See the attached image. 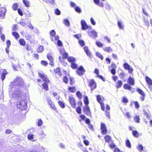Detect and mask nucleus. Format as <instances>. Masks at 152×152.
<instances>
[{"instance_id":"1","label":"nucleus","mask_w":152,"mask_h":152,"mask_svg":"<svg viewBox=\"0 0 152 152\" xmlns=\"http://www.w3.org/2000/svg\"><path fill=\"white\" fill-rule=\"evenodd\" d=\"M10 91L12 92L13 89L17 88L15 91V94L20 96L22 94V91L20 88H26V84L23 80L20 77H17L9 85Z\"/></svg>"},{"instance_id":"2","label":"nucleus","mask_w":152,"mask_h":152,"mask_svg":"<svg viewBox=\"0 0 152 152\" xmlns=\"http://www.w3.org/2000/svg\"><path fill=\"white\" fill-rule=\"evenodd\" d=\"M38 76L42 79L45 82L50 83V80L47 75L43 72H39L38 73Z\"/></svg>"},{"instance_id":"3","label":"nucleus","mask_w":152,"mask_h":152,"mask_svg":"<svg viewBox=\"0 0 152 152\" xmlns=\"http://www.w3.org/2000/svg\"><path fill=\"white\" fill-rule=\"evenodd\" d=\"M96 97L97 101L100 104L102 110L103 111H104L105 110V107L104 104L103 102L101 96L99 95H97Z\"/></svg>"},{"instance_id":"4","label":"nucleus","mask_w":152,"mask_h":152,"mask_svg":"<svg viewBox=\"0 0 152 152\" xmlns=\"http://www.w3.org/2000/svg\"><path fill=\"white\" fill-rule=\"evenodd\" d=\"M7 13V9L4 7H0V18L4 19Z\"/></svg>"},{"instance_id":"5","label":"nucleus","mask_w":152,"mask_h":152,"mask_svg":"<svg viewBox=\"0 0 152 152\" xmlns=\"http://www.w3.org/2000/svg\"><path fill=\"white\" fill-rule=\"evenodd\" d=\"M88 86L91 88V90L92 91L96 87V84L94 80L92 79L90 80L88 82Z\"/></svg>"},{"instance_id":"6","label":"nucleus","mask_w":152,"mask_h":152,"mask_svg":"<svg viewBox=\"0 0 152 152\" xmlns=\"http://www.w3.org/2000/svg\"><path fill=\"white\" fill-rule=\"evenodd\" d=\"M81 24L82 26V29L83 30H86L87 29H91V27L88 26L86 21L84 20L81 21Z\"/></svg>"},{"instance_id":"7","label":"nucleus","mask_w":152,"mask_h":152,"mask_svg":"<svg viewBox=\"0 0 152 152\" xmlns=\"http://www.w3.org/2000/svg\"><path fill=\"white\" fill-rule=\"evenodd\" d=\"M69 101L71 106L74 108H75L76 105V103L74 98L69 96Z\"/></svg>"},{"instance_id":"8","label":"nucleus","mask_w":152,"mask_h":152,"mask_svg":"<svg viewBox=\"0 0 152 152\" xmlns=\"http://www.w3.org/2000/svg\"><path fill=\"white\" fill-rule=\"evenodd\" d=\"M85 72V70L82 66H80L77 69L76 72L77 74L80 76L83 75Z\"/></svg>"},{"instance_id":"9","label":"nucleus","mask_w":152,"mask_h":152,"mask_svg":"<svg viewBox=\"0 0 152 152\" xmlns=\"http://www.w3.org/2000/svg\"><path fill=\"white\" fill-rule=\"evenodd\" d=\"M101 133L103 134H105L107 132V130L105 125L103 123H101Z\"/></svg>"},{"instance_id":"10","label":"nucleus","mask_w":152,"mask_h":152,"mask_svg":"<svg viewBox=\"0 0 152 152\" xmlns=\"http://www.w3.org/2000/svg\"><path fill=\"white\" fill-rule=\"evenodd\" d=\"M123 66L125 69L128 70L129 73H132L133 69L127 63H124L123 64Z\"/></svg>"},{"instance_id":"11","label":"nucleus","mask_w":152,"mask_h":152,"mask_svg":"<svg viewBox=\"0 0 152 152\" xmlns=\"http://www.w3.org/2000/svg\"><path fill=\"white\" fill-rule=\"evenodd\" d=\"M84 113L86 115H90L91 114V111L88 105H86L83 107Z\"/></svg>"},{"instance_id":"12","label":"nucleus","mask_w":152,"mask_h":152,"mask_svg":"<svg viewBox=\"0 0 152 152\" xmlns=\"http://www.w3.org/2000/svg\"><path fill=\"white\" fill-rule=\"evenodd\" d=\"M137 91L142 96L141 98V99L142 101H143L144 100V97L145 96V94L141 89L139 88L137 89Z\"/></svg>"},{"instance_id":"13","label":"nucleus","mask_w":152,"mask_h":152,"mask_svg":"<svg viewBox=\"0 0 152 152\" xmlns=\"http://www.w3.org/2000/svg\"><path fill=\"white\" fill-rule=\"evenodd\" d=\"M8 73L5 69H2L1 72V78L2 81H3L5 79L6 75Z\"/></svg>"},{"instance_id":"14","label":"nucleus","mask_w":152,"mask_h":152,"mask_svg":"<svg viewBox=\"0 0 152 152\" xmlns=\"http://www.w3.org/2000/svg\"><path fill=\"white\" fill-rule=\"evenodd\" d=\"M25 38L26 40L29 41L30 42L34 41V37L33 35L28 34L25 36Z\"/></svg>"},{"instance_id":"15","label":"nucleus","mask_w":152,"mask_h":152,"mask_svg":"<svg viewBox=\"0 0 152 152\" xmlns=\"http://www.w3.org/2000/svg\"><path fill=\"white\" fill-rule=\"evenodd\" d=\"M47 57L48 59L50 61L49 64L51 66L54 65V61L53 57L51 56L50 53L47 54Z\"/></svg>"},{"instance_id":"16","label":"nucleus","mask_w":152,"mask_h":152,"mask_svg":"<svg viewBox=\"0 0 152 152\" xmlns=\"http://www.w3.org/2000/svg\"><path fill=\"white\" fill-rule=\"evenodd\" d=\"M48 104H49L50 107L55 110H56V108L55 107L53 102L50 99H48Z\"/></svg>"},{"instance_id":"17","label":"nucleus","mask_w":152,"mask_h":152,"mask_svg":"<svg viewBox=\"0 0 152 152\" xmlns=\"http://www.w3.org/2000/svg\"><path fill=\"white\" fill-rule=\"evenodd\" d=\"M127 83L129 84L132 86H134L135 84L134 80L130 77L128 78Z\"/></svg>"},{"instance_id":"18","label":"nucleus","mask_w":152,"mask_h":152,"mask_svg":"<svg viewBox=\"0 0 152 152\" xmlns=\"http://www.w3.org/2000/svg\"><path fill=\"white\" fill-rule=\"evenodd\" d=\"M47 83L45 82L42 84V88L44 89L45 91H48V83Z\"/></svg>"},{"instance_id":"19","label":"nucleus","mask_w":152,"mask_h":152,"mask_svg":"<svg viewBox=\"0 0 152 152\" xmlns=\"http://www.w3.org/2000/svg\"><path fill=\"white\" fill-rule=\"evenodd\" d=\"M146 83L149 86H151L152 85V80L149 77L146 76L145 77Z\"/></svg>"},{"instance_id":"20","label":"nucleus","mask_w":152,"mask_h":152,"mask_svg":"<svg viewBox=\"0 0 152 152\" xmlns=\"http://www.w3.org/2000/svg\"><path fill=\"white\" fill-rule=\"evenodd\" d=\"M54 72L55 74L59 76H62V73L61 72L60 69L59 67H57L54 69Z\"/></svg>"},{"instance_id":"21","label":"nucleus","mask_w":152,"mask_h":152,"mask_svg":"<svg viewBox=\"0 0 152 152\" xmlns=\"http://www.w3.org/2000/svg\"><path fill=\"white\" fill-rule=\"evenodd\" d=\"M110 107L108 105H106V110L105 111V114L108 118H110Z\"/></svg>"},{"instance_id":"22","label":"nucleus","mask_w":152,"mask_h":152,"mask_svg":"<svg viewBox=\"0 0 152 152\" xmlns=\"http://www.w3.org/2000/svg\"><path fill=\"white\" fill-rule=\"evenodd\" d=\"M116 85H115V87L117 88H118L121 87L123 83L121 80H118L116 82Z\"/></svg>"},{"instance_id":"23","label":"nucleus","mask_w":152,"mask_h":152,"mask_svg":"<svg viewBox=\"0 0 152 152\" xmlns=\"http://www.w3.org/2000/svg\"><path fill=\"white\" fill-rule=\"evenodd\" d=\"M12 34L16 39L18 40L19 38L20 35L18 32L13 31L12 32Z\"/></svg>"},{"instance_id":"24","label":"nucleus","mask_w":152,"mask_h":152,"mask_svg":"<svg viewBox=\"0 0 152 152\" xmlns=\"http://www.w3.org/2000/svg\"><path fill=\"white\" fill-rule=\"evenodd\" d=\"M19 43L21 45L24 46L26 44V42L25 40L23 38H20L19 40Z\"/></svg>"},{"instance_id":"25","label":"nucleus","mask_w":152,"mask_h":152,"mask_svg":"<svg viewBox=\"0 0 152 152\" xmlns=\"http://www.w3.org/2000/svg\"><path fill=\"white\" fill-rule=\"evenodd\" d=\"M50 38L53 41V38L55 37L56 35V32L54 30H52L50 31Z\"/></svg>"},{"instance_id":"26","label":"nucleus","mask_w":152,"mask_h":152,"mask_svg":"<svg viewBox=\"0 0 152 152\" xmlns=\"http://www.w3.org/2000/svg\"><path fill=\"white\" fill-rule=\"evenodd\" d=\"M123 88L125 89L131 90L132 87L129 84L127 83L124 84L123 85Z\"/></svg>"},{"instance_id":"27","label":"nucleus","mask_w":152,"mask_h":152,"mask_svg":"<svg viewBox=\"0 0 152 152\" xmlns=\"http://www.w3.org/2000/svg\"><path fill=\"white\" fill-rule=\"evenodd\" d=\"M68 61L71 64L75 62L76 60L75 58L73 57H69L67 58Z\"/></svg>"},{"instance_id":"28","label":"nucleus","mask_w":152,"mask_h":152,"mask_svg":"<svg viewBox=\"0 0 152 152\" xmlns=\"http://www.w3.org/2000/svg\"><path fill=\"white\" fill-rule=\"evenodd\" d=\"M61 54L63 56V58L64 59H67L68 58V54L66 52L64 51H62L60 52Z\"/></svg>"},{"instance_id":"29","label":"nucleus","mask_w":152,"mask_h":152,"mask_svg":"<svg viewBox=\"0 0 152 152\" xmlns=\"http://www.w3.org/2000/svg\"><path fill=\"white\" fill-rule=\"evenodd\" d=\"M68 90L72 93H75L76 91L75 87H69L68 88Z\"/></svg>"},{"instance_id":"30","label":"nucleus","mask_w":152,"mask_h":152,"mask_svg":"<svg viewBox=\"0 0 152 152\" xmlns=\"http://www.w3.org/2000/svg\"><path fill=\"white\" fill-rule=\"evenodd\" d=\"M93 1L94 3L97 5L102 7H104V4L102 3H100L99 0H93Z\"/></svg>"},{"instance_id":"31","label":"nucleus","mask_w":152,"mask_h":152,"mask_svg":"<svg viewBox=\"0 0 152 152\" xmlns=\"http://www.w3.org/2000/svg\"><path fill=\"white\" fill-rule=\"evenodd\" d=\"M23 2L26 7H30V2L28 0H23Z\"/></svg>"},{"instance_id":"32","label":"nucleus","mask_w":152,"mask_h":152,"mask_svg":"<svg viewBox=\"0 0 152 152\" xmlns=\"http://www.w3.org/2000/svg\"><path fill=\"white\" fill-rule=\"evenodd\" d=\"M26 103L24 101L22 100L20 101L19 104H18L17 105H19L20 106L19 107L21 109H22V107H23Z\"/></svg>"},{"instance_id":"33","label":"nucleus","mask_w":152,"mask_h":152,"mask_svg":"<svg viewBox=\"0 0 152 152\" xmlns=\"http://www.w3.org/2000/svg\"><path fill=\"white\" fill-rule=\"evenodd\" d=\"M103 50L107 53H109L112 51V49L110 47H106L103 49Z\"/></svg>"},{"instance_id":"34","label":"nucleus","mask_w":152,"mask_h":152,"mask_svg":"<svg viewBox=\"0 0 152 152\" xmlns=\"http://www.w3.org/2000/svg\"><path fill=\"white\" fill-rule=\"evenodd\" d=\"M58 103L59 106L62 108H63L65 107V105L64 103L62 101H59L58 102Z\"/></svg>"},{"instance_id":"35","label":"nucleus","mask_w":152,"mask_h":152,"mask_svg":"<svg viewBox=\"0 0 152 152\" xmlns=\"http://www.w3.org/2000/svg\"><path fill=\"white\" fill-rule=\"evenodd\" d=\"M132 134L133 136L136 137H138L139 136L138 132L136 130H133L132 131Z\"/></svg>"},{"instance_id":"36","label":"nucleus","mask_w":152,"mask_h":152,"mask_svg":"<svg viewBox=\"0 0 152 152\" xmlns=\"http://www.w3.org/2000/svg\"><path fill=\"white\" fill-rule=\"evenodd\" d=\"M105 141L107 142H109L111 140V137L108 135H106L104 137Z\"/></svg>"},{"instance_id":"37","label":"nucleus","mask_w":152,"mask_h":152,"mask_svg":"<svg viewBox=\"0 0 152 152\" xmlns=\"http://www.w3.org/2000/svg\"><path fill=\"white\" fill-rule=\"evenodd\" d=\"M83 101L86 105H88L89 104V101L87 96H86L84 97Z\"/></svg>"},{"instance_id":"38","label":"nucleus","mask_w":152,"mask_h":152,"mask_svg":"<svg viewBox=\"0 0 152 152\" xmlns=\"http://www.w3.org/2000/svg\"><path fill=\"white\" fill-rule=\"evenodd\" d=\"M18 4L17 3L13 4L12 6V8L14 10H16L18 8Z\"/></svg>"},{"instance_id":"39","label":"nucleus","mask_w":152,"mask_h":152,"mask_svg":"<svg viewBox=\"0 0 152 152\" xmlns=\"http://www.w3.org/2000/svg\"><path fill=\"white\" fill-rule=\"evenodd\" d=\"M41 64L44 66H46L48 64V63L46 61L42 60L40 61Z\"/></svg>"},{"instance_id":"40","label":"nucleus","mask_w":152,"mask_h":152,"mask_svg":"<svg viewBox=\"0 0 152 152\" xmlns=\"http://www.w3.org/2000/svg\"><path fill=\"white\" fill-rule=\"evenodd\" d=\"M126 146L129 148H130L131 147L130 142L129 139H127L126 140Z\"/></svg>"},{"instance_id":"41","label":"nucleus","mask_w":152,"mask_h":152,"mask_svg":"<svg viewBox=\"0 0 152 152\" xmlns=\"http://www.w3.org/2000/svg\"><path fill=\"white\" fill-rule=\"evenodd\" d=\"M25 48L28 51H31L32 50V48L31 46L28 44H27Z\"/></svg>"},{"instance_id":"42","label":"nucleus","mask_w":152,"mask_h":152,"mask_svg":"<svg viewBox=\"0 0 152 152\" xmlns=\"http://www.w3.org/2000/svg\"><path fill=\"white\" fill-rule=\"evenodd\" d=\"M43 47L40 46L38 48L37 51L38 53H41L43 51Z\"/></svg>"},{"instance_id":"43","label":"nucleus","mask_w":152,"mask_h":152,"mask_svg":"<svg viewBox=\"0 0 152 152\" xmlns=\"http://www.w3.org/2000/svg\"><path fill=\"white\" fill-rule=\"evenodd\" d=\"M76 95L79 99H81L82 97V95L80 91H77L76 93Z\"/></svg>"},{"instance_id":"44","label":"nucleus","mask_w":152,"mask_h":152,"mask_svg":"<svg viewBox=\"0 0 152 152\" xmlns=\"http://www.w3.org/2000/svg\"><path fill=\"white\" fill-rule=\"evenodd\" d=\"M96 56L98 57L99 58L102 60L103 59V57L102 55H101L99 53L96 52Z\"/></svg>"},{"instance_id":"45","label":"nucleus","mask_w":152,"mask_h":152,"mask_svg":"<svg viewBox=\"0 0 152 152\" xmlns=\"http://www.w3.org/2000/svg\"><path fill=\"white\" fill-rule=\"evenodd\" d=\"M91 36L94 38H95L97 37V34L96 32L92 31L91 32Z\"/></svg>"},{"instance_id":"46","label":"nucleus","mask_w":152,"mask_h":152,"mask_svg":"<svg viewBox=\"0 0 152 152\" xmlns=\"http://www.w3.org/2000/svg\"><path fill=\"white\" fill-rule=\"evenodd\" d=\"M134 119L135 121L137 123H139L140 122V118L139 116L138 115H136L134 117Z\"/></svg>"},{"instance_id":"47","label":"nucleus","mask_w":152,"mask_h":152,"mask_svg":"<svg viewBox=\"0 0 152 152\" xmlns=\"http://www.w3.org/2000/svg\"><path fill=\"white\" fill-rule=\"evenodd\" d=\"M122 102L126 104L128 102V100L126 97H124L122 99Z\"/></svg>"},{"instance_id":"48","label":"nucleus","mask_w":152,"mask_h":152,"mask_svg":"<svg viewBox=\"0 0 152 152\" xmlns=\"http://www.w3.org/2000/svg\"><path fill=\"white\" fill-rule=\"evenodd\" d=\"M34 135L33 134H29L27 135V138L28 140H33L34 138Z\"/></svg>"},{"instance_id":"49","label":"nucleus","mask_w":152,"mask_h":152,"mask_svg":"<svg viewBox=\"0 0 152 152\" xmlns=\"http://www.w3.org/2000/svg\"><path fill=\"white\" fill-rule=\"evenodd\" d=\"M63 81L66 84L68 83V78L66 76L64 77L63 78Z\"/></svg>"},{"instance_id":"50","label":"nucleus","mask_w":152,"mask_h":152,"mask_svg":"<svg viewBox=\"0 0 152 152\" xmlns=\"http://www.w3.org/2000/svg\"><path fill=\"white\" fill-rule=\"evenodd\" d=\"M71 66L73 69H76L77 68V65L75 63V62L71 64Z\"/></svg>"},{"instance_id":"51","label":"nucleus","mask_w":152,"mask_h":152,"mask_svg":"<svg viewBox=\"0 0 152 152\" xmlns=\"http://www.w3.org/2000/svg\"><path fill=\"white\" fill-rule=\"evenodd\" d=\"M76 111L79 114L81 113V109L80 107H78L76 109Z\"/></svg>"},{"instance_id":"52","label":"nucleus","mask_w":152,"mask_h":152,"mask_svg":"<svg viewBox=\"0 0 152 152\" xmlns=\"http://www.w3.org/2000/svg\"><path fill=\"white\" fill-rule=\"evenodd\" d=\"M138 150L140 152L143 150V147L141 145H139L137 148Z\"/></svg>"},{"instance_id":"53","label":"nucleus","mask_w":152,"mask_h":152,"mask_svg":"<svg viewBox=\"0 0 152 152\" xmlns=\"http://www.w3.org/2000/svg\"><path fill=\"white\" fill-rule=\"evenodd\" d=\"M70 79V84L71 85H72L74 83L75 81L73 78L72 77H70L69 78Z\"/></svg>"},{"instance_id":"54","label":"nucleus","mask_w":152,"mask_h":152,"mask_svg":"<svg viewBox=\"0 0 152 152\" xmlns=\"http://www.w3.org/2000/svg\"><path fill=\"white\" fill-rule=\"evenodd\" d=\"M96 45L99 47H102L103 46V44L100 42L96 41Z\"/></svg>"},{"instance_id":"55","label":"nucleus","mask_w":152,"mask_h":152,"mask_svg":"<svg viewBox=\"0 0 152 152\" xmlns=\"http://www.w3.org/2000/svg\"><path fill=\"white\" fill-rule=\"evenodd\" d=\"M64 23L67 26H69L70 24L69 21L68 20L66 19L64 20Z\"/></svg>"},{"instance_id":"56","label":"nucleus","mask_w":152,"mask_h":152,"mask_svg":"<svg viewBox=\"0 0 152 152\" xmlns=\"http://www.w3.org/2000/svg\"><path fill=\"white\" fill-rule=\"evenodd\" d=\"M118 25L119 28L121 29H123V26L122 25L120 21H118Z\"/></svg>"},{"instance_id":"57","label":"nucleus","mask_w":152,"mask_h":152,"mask_svg":"<svg viewBox=\"0 0 152 152\" xmlns=\"http://www.w3.org/2000/svg\"><path fill=\"white\" fill-rule=\"evenodd\" d=\"M38 126H41L42 124V121L41 119H39L37 122Z\"/></svg>"},{"instance_id":"58","label":"nucleus","mask_w":152,"mask_h":152,"mask_svg":"<svg viewBox=\"0 0 152 152\" xmlns=\"http://www.w3.org/2000/svg\"><path fill=\"white\" fill-rule=\"evenodd\" d=\"M119 76L121 79H123L125 76V74L124 72H121L119 74Z\"/></svg>"},{"instance_id":"59","label":"nucleus","mask_w":152,"mask_h":152,"mask_svg":"<svg viewBox=\"0 0 152 152\" xmlns=\"http://www.w3.org/2000/svg\"><path fill=\"white\" fill-rule=\"evenodd\" d=\"M75 10L77 12L80 13L81 12V10L80 8L78 7H75Z\"/></svg>"},{"instance_id":"60","label":"nucleus","mask_w":152,"mask_h":152,"mask_svg":"<svg viewBox=\"0 0 152 152\" xmlns=\"http://www.w3.org/2000/svg\"><path fill=\"white\" fill-rule=\"evenodd\" d=\"M18 12L19 14L21 16H22L23 15V13L22 10L20 9H18Z\"/></svg>"},{"instance_id":"61","label":"nucleus","mask_w":152,"mask_h":152,"mask_svg":"<svg viewBox=\"0 0 152 152\" xmlns=\"http://www.w3.org/2000/svg\"><path fill=\"white\" fill-rule=\"evenodd\" d=\"M80 44L82 46H83L85 45V43L84 41L82 40H80L79 41Z\"/></svg>"},{"instance_id":"62","label":"nucleus","mask_w":152,"mask_h":152,"mask_svg":"<svg viewBox=\"0 0 152 152\" xmlns=\"http://www.w3.org/2000/svg\"><path fill=\"white\" fill-rule=\"evenodd\" d=\"M55 13L57 15H59L60 14V12L59 10L57 8L55 10Z\"/></svg>"},{"instance_id":"63","label":"nucleus","mask_w":152,"mask_h":152,"mask_svg":"<svg viewBox=\"0 0 152 152\" xmlns=\"http://www.w3.org/2000/svg\"><path fill=\"white\" fill-rule=\"evenodd\" d=\"M134 104L135 108L138 109L139 107V105L137 101L134 102Z\"/></svg>"},{"instance_id":"64","label":"nucleus","mask_w":152,"mask_h":152,"mask_svg":"<svg viewBox=\"0 0 152 152\" xmlns=\"http://www.w3.org/2000/svg\"><path fill=\"white\" fill-rule=\"evenodd\" d=\"M57 44L59 47H62L63 46V44L62 42L60 40H58L57 42Z\"/></svg>"}]
</instances>
